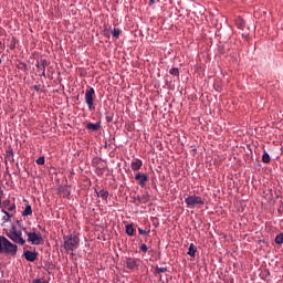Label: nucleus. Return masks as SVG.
Returning <instances> with one entry per match:
<instances>
[{"label":"nucleus","instance_id":"obj_10","mask_svg":"<svg viewBox=\"0 0 283 283\" xmlns=\"http://www.w3.org/2000/svg\"><path fill=\"white\" fill-rule=\"evenodd\" d=\"M24 258L27 259V261H36L38 253L36 251L24 250Z\"/></svg>","mask_w":283,"mask_h":283},{"label":"nucleus","instance_id":"obj_25","mask_svg":"<svg viewBox=\"0 0 283 283\" xmlns=\"http://www.w3.org/2000/svg\"><path fill=\"white\" fill-rule=\"evenodd\" d=\"M36 164H39V165L45 164L44 155H41L40 158H36Z\"/></svg>","mask_w":283,"mask_h":283},{"label":"nucleus","instance_id":"obj_15","mask_svg":"<svg viewBox=\"0 0 283 283\" xmlns=\"http://www.w3.org/2000/svg\"><path fill=\"white\" fill-rule=\"evenodd\" d=\"M30 214H32V206H25L22 217H30Z\"/></svg>","mask_w":283,"mask_h":283},{"label":"nucleus","instance_id":"obj_32","mask_svg":"<svg viewBox=\"0 0 283 283\" xmlns=\"http://www.w3.org/2000/svg\"><path fill=\"white\" fill-rule=\"evenodd\" d=\"M108 122H111V116H107Z\"/></svg>","mask_w":283,"mask_h":283},{"label":"nucleus","instance_id":"obj_28","mask_svg":"<svg viewBox=\"0 0 283 283\" xmlns=\"http://www.w3.org/2000/svg\"><path fill=\"white\" fill-rule=\"evenodd\" d=\"M140 250L143 252H147V250H148L147 244H140Z\"/></svg>","mask_w":283,"mask_h":283},{"label":"nucleus","instance_id":"obj_34","mask_svg":"<svg viewBox=\"0 0 283 283\" xmlns=\"http://www.w3.org/2000/svg\"><path fill=\"white\" fill-rule=\"evenodd\" d=\"M0 63H1V57H0Z\"/></svg>","mask_w":283,"mask_h":283},{"label":"nucleus","instance_id":"obj_2","mask_svg":"<svg viewBox=\"0 0 283 283\" xmlns=\"http://www.w3.org/2000/svg\"><path fill=\"white\" fill-rule=\"evenodd\" d=\"M185 202L188 208H196L197 206H199V207L205 206V200H202V197H200L198 195H189L188 197H186Z\"/></svg>","mask_w":283,"mask_h":283},{"label":"nucleus","instance_id":"obj_33","mask_svg":"<svg viewBox=\"0 0 283 283\" xmlns=\"http://www.w3.org/2000/svg\"><path fill=\"white\" fill-rule=\"evenodd\" d=\"M1 102H2V99L0 98V105H1Z\"/></svg>","mask_w":283,"mask_h":283},{"label":"nucleus","instance_id":"obj_29","mask_svg":"<svg viewBox=\"0 0 283 283\" xmlns=\"http://www.w3.org/2000/svg\"><path fill=\"white\" fill-rule=\"evenodd\" d=\"M138 231H139V233L143 234V235H145L146 233H148L147 230H145L144 228H139Z\"/></svg>","mask_w":283,"mask_h":283},{"label":"nucleus","instance_id":"obj_19","mask_svg":"<svg viewBox=\"0 0 283 283\" xmlns=\"http://www.w3.org/2000/svg\"><path fill=\"white\" fill-rule=\"evenodd\" d=\"M262 160H263V164H270L271 155L269 153H263Z\"/></svg>","mask_w":283,"mask_h":283},{"label":"nucleus","instance_id":"obj_27","mask_svg":"<svg viewBox=\"0 0 283 283\" xmlns=\"http://www.w3.org/2000/svg\"><path fill=\"white\" fill-rule=\"evenodd\" d=\"M170 74L179 75V69L178 67L170 69Z\"/></svg>","mask_w":283,"mask_h":283},{"label":"nucleus","instance_id":"obj_8","mask_svg":"<svg viewBox=\"0 0 283 283\" xmlns=\"http://www.w3.org/2000/svg\"><path fill=\"white\" fill-rule=\"evenodd\" d=\"M135 180L139 181V186H146L147 180H149V175L137 172V175H135Z\"/></svg>","mask_w":283,"mask_h":283},{"label":"nucleus","instance_id":"obj_1","mask_svg":"<svg viewBox=\"0 0 283 283\" xmlns=\"http://www.w3.org/2000/svg\"><path fill=\"white\" fill-rule=\"evenodd\" d=\"M7 237H0V252L6 255H17L18 244H25L27 239L22 234L19 219L7 230Z\"/></svg>","mask_w":283,"mask_h":283},{"label":"nucleus","instance_id":"obj_31","mask_svg":"<svg viewBox=\"0 0 283 283\" xmlns=\"http://www.w3.org/2000/svg\"><path fill=\"white\" fill-rule=\"evenodd\" d=\"M149 2H150L151 4H154L155 0H149Z\"/></svg>","mask_w":283,"mask_h":283},{"label":"nucleus","instance_id":"obj_18","mask_svg":"<svg viewBox=\"0 0 283 283\" xmlns=\"http://www.w3.org/2000/svg\"><path fill=\"white\" fill-rule=\"evenodd\" d=\"M126 233H127L128 235H134V233H135V228H134L133 223H129V226H126Z\"/></svg>","mask_w":283,"mask_h":283},{"label":"nucleus","instance_id":"obj_20","mask_svg":"<svg viewBox=\"0 0 283 283\" xmlns=\"http://www.w3.org/2000/svg\"><path fill=\"white\" fill-rule=\"evenodd\" d=\"M3 213H4L3 219L6 220V222H9V220L11 219V217H13V213H9V212H8V208H4Z\"/></svg>","mask_w":283,"mask_h":283},{"label":"nucleus","instance_id":"obj_14","mask_svg":"<svg viewBox=\"0 0 283 283\" xmlns=\"http://www.w3.org/2000/svg\"><path fill=\"white\" fill-rule=\"evenodd\" d=\"M198 248L196 244L191 243L188 250V255L195 256Z\"/></svg>","mask_w":283,"mask_h":283},{"label":"nucleus","instance_id":"obj_22","mask_svg":"<svg viewBox=\"0 0 283 283\" xmlns=\"http://www.w3.org/2000/svg\"><path fill=\"white\" fill-rule=\"evenodd\" d=\"M112 34H113L114 38H119V35H120V30H119V28H114Z\"/></svg>","mask_w":283,"mask_h":283},{"label":"nucleus","instance_id":"obj_30","mask_svg":"<svg viewBox=\"0 0 283 283\" xmlns=\"http://www.w3.org/2000/svg\"><path fill=\"white\" fill-rule=\"evenodd\" d=\"M33 88H35V91H40V87H39V86H33Z\"/></svg>","mask_w":283,"mask_h":283},{"label":"nucleus","instance_id":"obj_3","mask_svg":"<svg viewBox=\"0 0 283 283\" xmlns=\"http://www.w3.org/2000/svg\"><path fill=\"white\" fill-rule=\"evenodd\" d=\"M27 237H28V241H31V244H41L43 241V237L42 233L40 232V230L33 229V230H27L24 229Z\"/></svg>","mask_w":283,"mask_h":283},{"label":"nucleus","instance_id":"obj_6","mask_svg":"<svg viewBox=\"0 0 283 283\" xmlns=\"http://www.w3.org/2000/svg\"><path fill=\"white\" fill-rule=\"evenodd\" d=\"M46 66H49L46 57H41L40 61L36 62V69L43 74V77H46Z\"/></svg>","mask_w":283,"mask_h":283},{"label":"nucleus","instance_id":"obj_11","mask_svg":"<svg viewBox=\"0 0 283 283\" xmlns=\"http://www.w3.org/2000/svg\"><path fill=\"white\" fill-rule=\"evenodd\" d=\"M143 166V161L140 158H136L135 161H132L130 167L134 171H136L138 175V169H140Z\"/></svg>","mask_w":283,"mask_h":283},{"label":"nucleus","instance_id":"obj_9","mask_svg":"<svg viewBox=\"0 0 283 283\" xmlns=\"http://www.w3.org/2000/svg\"><path fill=\"white\" fill-rule=\"evenodd\" d=\"M126 266L128 270H136V268L138 266V260L128 256V259H126Z\"/></svg>","mask_w":283,"mask_h":283},{"label":"nucleus","instance_id":"obj_16","mask_svg":"<svg viewBox=\"0 0 283 283\" xmlns=\"http://www.w3.org/2000/svg\"><path fill=\"white\" fill-rule=\"evenodd\" d=\"M101 125H99V122H88V125H87V128L88 129H99Z\"/></svg>","mask_w":283,"mask_h":283},{"label":"nucleus","instance_id":"obj_13","mask_svg":"<svg viewBox=\"0 0 283 283\" xmlns=\"http://www.w3.org/2000/svg\"><path fill=\"white\" fill-rule=\"evenodd\" d=\"M98 197H102L103 200H107L109 197V191L105 189H101V191H97Z\"/></svg>","mask_w":283,"mask_h":283},{"label":"nucleus","instance_id":"obj_5","mask_svg":"<svg viewBox=\"0 0 283 283\" xmlns=\"http://www.w3.org/2000/svg\"><path fill=\"white\" fill-rule=\"evenodd\" d=\"M94 96H95V88H86L85 91V102L88 105L90 109H92L94 105Z\"/></svg>","mask_w":283,"mask_h":283},{"label":"nucleus","instance_id":"obj_12","mask_svg":"<svg viewBox=\"0 0 283 283\" xmlns=\"http://www.w3.org/2000/svg\"><path fill=\"white\" fill-rule=\"evenodd\" d=\"M150 195L146 192L145 195H142V197H135V202H137V206H140V202H149Z\"/></svg>","mask_w":283,"mask_h":283},{"label":"nucleus","instance_id":"obj_26","mask_svg":"<svg viewBox=\"0 0 283 283\" xmlns=\"http://www.w3.org/2000/svg\"><path fill=\"white\" fill-rule=\"evenodd\" d=\"M156 272H167V266H156Z\"/></svg>","mask_w":283,"mask_h":283},{"label":"nucleus","instance_id":"obj_4","mask_svg":"<svg viewBox=\"0 0 283 283\" xmlns=\"http://www.w3.org/2000/svg\"><path fill=\"white\" fill-rule=\"evenodd\" d=\"M64 247H65V250H76L77 247H80L78 237H73V234H71L70 237H66L64 239Z\"/></svg>","mask_w":283,"mask_h":283},{"label":"nucleus","instance_id":"obj_7","mask_svg":"<svg viewBox=\"0 0 283 283\" xmlns=\"http://www.w3.org/2000/svg\"><path fill=\"white\" fill-rule=\"evenodd\" d=\"M0 207L2 211L7 208L8 213H10V211H15V202H11V200H2V202H0Z\"/></svg>","mask_w":283,"mask_h":283},{"label":"nucleus","instance_id":"obj_24","mask_svg":"<svg viewBox=\"0 0 283 283\" xmlns=\"http://www.w3.org/2000/svg\"><path fill=\"white\" fill-rule=\"evenodd\" d=\"M33 283H48V281L45 277H34Z\"/></svg>","mask_w":283,"mask_h":283},{"label":"nucleus","instance_id":"obj_17","mask_svg":"<svg viewBox=\"0 0 283 283\" xmlns=\"http://www.w3.org/2000/svg\"><path fill=\"white\" fill-rule=\"evenodd\" d=\"M6 160H10V163H12V160H14V153H13V150H7V153H6Z\"/></svg>","mask_w":283,"mask_h":283},{"label":"nucleus","instance_id":"obj_23","mask_svg":"<svg viewBox=\"0 0 283 283\" xmlns=\"http://www.w3.org/2000/svg\"><path fill=\"white\" fill-rule=\"evenodd\" d=\"M237 25L240 27V29H243V27H245L244 19H238L237 20Z\"/></svg>","mask_w":283,"mask_h":283},{"label":"nucleus","instance_id":"obj_21","mask_svg":"<svg viewBox=\"0 0 283 283\" xmlns=\"http://www.w3.org/2000/svg\"><path fill=\"white\" fill-rule=\"evenodd\" d=\"M276 244H283V233H277L275 237Z\"/></svg>","mask_w":283,"mask_h":283}]
</instances>
